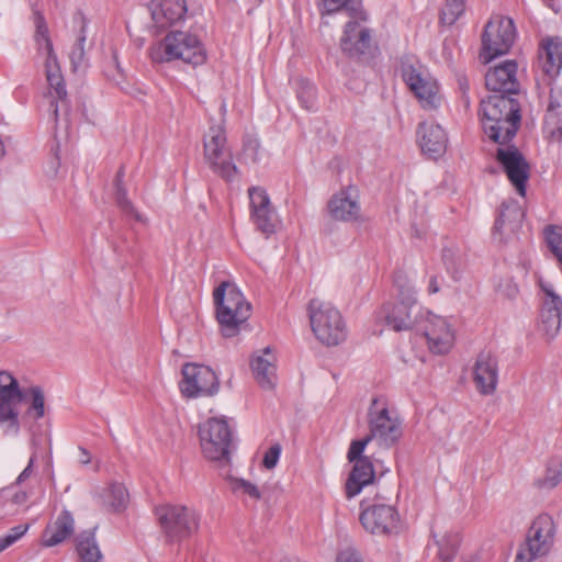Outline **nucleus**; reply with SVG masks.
<instances>
[{"label": "nucleus", "instance_id": "6e6552de", "mask_svg": "<svg viewBox=\"0 0 562 562\" xmlns=\"http://www.w3.org/2000/svg\"><path fill=\"white\" fill-rule=\"evenodd\" d=\"M155 514L168 542H180L199 530L200 516L193 508L162 504L155 508Z\"/></svg>", "mask_w": 562, "mask_h": 562}, {"label": "nucleus", "instance_id": "cd10ccee", "mask_svg": "<svg viewBox=\"0 0 562 562\" xmlns=\"http://www.w3.org/2000/svg\"><path fill=\"white\" fill-rule=\"evenodd\" d=\"M75 530V519L72 514L64 509L57 518L48 524L43 532V544L45 547H54L67 538H69Z\"/></svg>", "mask_w": 562, "mask_h": 562}, {"label": "nucleus", "instance_id": "de8ad7c7", "mask_svg": "<svg viewBox=\"0 0 562 562\" xmlns=\"http://www.w3.org/2000/svg\"><path fill=\"white\" fill-rule=\"evenodd\" d=\"M29 530V525H18L10 529V531L3 536L2 538H9L10 539V546H12L14 542H16L21 537H23L26 531Z\"/></svg>", "mask_w": 562, "mask_h": 562}, {"label": "nucleus", "instance_id": "39448f33", "mask_svg": "<svg viewBox=\"0 0 562 562\" xmlns=\"http://www.w3.org/2000/svg\"><path fill=\"white\" fill-rule=\"evenodd\" d=\"M213 302L221 335L224 338L236 337L246 322L243 292L234 283L223 281L213 291Z\"/></svg>", "mask_w": 562, "mask_h": 562}, {"label": "nucleus", "instance_id": "79ce46f5", "mask_svg": "<svg viewBox=\"0 0 562 562\" xmlns=\"http://www.w3.org/2000/svg\"><path fill=\"white\" fill-rule=\"evenodd\" d=\"M561 316L562 315H559V314H552V313L548 314V313L541 312L540 327H541V330L544 333V335L548 337V339H552L560 331Z\"/></svg>", "mask_w": 562, "mask_h": 562}, {"label": "nucleus", "instance_id": "ddd939ff", "mask_svg": "<svg viewBox=\"0 0 562 562\" xmlns=\"http://www.w3.org/2000/svg\"><path fill=\"white\" fill-rule=\"evenodd\" d=\"M204 157L214 172L232 182L237 176V168L231 161L226 146L225 131L221 125L211 126L204 135Z\"/></svg>", "mask_w": 562, "mask_h": 562}, {"label": "nucleus", "instance_id": "a211bd4d", "mask_svg": "<svg viewBox=\"0 0 562 562\" xmlns=\"http://www.w3.org/2000/svg\"><path fill=\"white\" fill-rule=\"evenodd\" d=\"M496 160L504 169L508 180L519 195L525 196L526 184L529 179L530 166L524 155L514 145H499L496 150Z\"/></svg>", "mask_w": 562, "mask_h": 562}, {"label": "nucleus", "instance_id": "5fc2aeb1", "mask_svg": "<svg viewBox=\"0 0 562 562\" xmlns=\"http://www.w3.org/2000/svg\"><path fill=\"white\" fill-rule=\"evenodd\" d=\"M79 452H80V463L83 465L89 464L91 462L90 452L83 447H79Z\"/></svg>", "mask_w": 562, "mask_h": 562}, {"label": "nucleus", "instance_id": "1a4fd4ad", "mask_svg": "<svg viewBox=\"0 0 562 562\" xmlns=\"http://www.w3.org/2000/svg\"><path fill=\"white\" fill-rule=\"evenodd\" d=\"M516 38L514 21L507 16L493 15L484 26L479 58L486 65L509 52Z\"/></svg>", "mask_w": 562, "mask_h": 562}, {"label": "nucleus", "instance_id": "473e14b6", "mask_svg": "<svg viewBox=\"0 0 562 562\" xmlns=\"http://www.w3.org/2000/svg\"><path fill=\"white\" fill-rule=\"evenodd\" d=\"M77 552L81 562H99L102 554L93 531H83L80 533L77 542Z\"/></svg>", "mask_w": 562, "mask_h": 562}, {"label": "nucleus", "instance_id": "393cba45", "mask_svg": "<svg viewBox=\"0 0 562 562\" xmlns=\"http://www.w3.org/2000/svg\"><path fill=\"white\" fill-rule=\"evenodd\" d=\"M417 139L422 151L432 159L442 156L448 147L446 131L434 122H423L418 125Z\"/></svg>", "mask_w": 562, "mask_h": 562}, {"label": "nucleus", "instance_id": "9b49d317", "mask_svg": "<svg viewBox=\"0 0 562 562\" xmlns=\"http://www.w3.org/2000/svg\"><path fill=\"white\" fill-rule=\"evenodd\" d=\"M554 535L553 518L549 514L538 515L527 532L525 546L516 554V562H531L546 555L553 544Z\"/></svg>", "mask_w": 562, "mask_h": 562}, {"label": "nucleus", "instance_id": "e2e57ef3", "mask_svg": "<svg viewBox=\"0 0 562 562\" xmlns=\"http://www.w3.org/2000/svg\"><path fill=\"white\" fill-rule=\"evenodd\" d=\"M247 308H248V312L252 308L250 303H248Z\"/></svg>", "mask_w": 562, "mask_h": 562}, {"label": "nucleus", "instance_id": "a878e982", "mask_svg": "<svg viewBox=\"0 0 562 562\" xmlns=\"http://www.w3.org/2000/svg\"><path fill=\"white\" fill-rule=\"evenodd\" d=\"M340 46L342 52L352 58L367 54L371 48L370 30L360 26L357 21L348 22L345 25Z\"/></svg>", "mask_w": 562, "mask_h": 562}, {"label": "nucleus", "instance_id": "680f3d73", "mask_svg": "<svg viewBox=\"0 0 562 562\" xmlns=\"http://www.w3.org/2000/svg\"><path fill=\"white\" fill-rule=\"evenodd\" d=\"M262 2V0H248V3H251L254 5H258Z\"/></svg>", "mask_w": 562, "mask_h": 562}, {"label": "nucleus", "instance_id": "13d9d810", "mask_svg": "<svg viewBox=\"0 0 562 562\" xmlns=\"http://www.w3.org/2000/svg\"><path fill=\"white\" fill-rule=\"evenodd\" d=\"M518 293V288L515 284L507 285V296L514 299Z\"/></svg>", "mask_w": 562, "mask_h": 562}, {"label": "nucleus", "instance_id": "20e7f679", "mask_svg": "<svg viewBox=\"0 0 562 562\" xmlns=\"http://www.w3.org/2000/svg\"><path fill=\"white\" fill-rule=\"evenodd\" d=\"M153 63L164 64L180 59L192 66L206 61L207 55L200 38L183 31H171L162 41L151 45L148 50Z\"/></svg>", "mask_w": 562, "mask_h": 562}, {"label": "nucleus", "instance_id": "5701e85b", "mask_svg": "<svg viewBox=\"0 0 562 562\" xmlns=\"http://www.w3.org/2000/svg\"><path fill=\"white\" fill-rule=\"evenodd\" d=\"M347 459L353 467L346 482V495L348 498H352L358 495L363 487L374 482L375 471L372 461L369 457L363 456V452L352 457L349 448Z\"/></svg>", "mask_w": 562, "mask_h": 562}, {"label": "nucleus", "instance_id": "dca6fc26", "mask_svg": "<svg viewBox=\"0 0 562 562\" xmlns=\"http://www.w3.org/2000/svg\"><path fill=\"white\" fill-rule=\"evenodd\" d=\"M248 200L250 205V220L255 229L270 237L277 232L280 225V218L274 205L266 189L254 187L248 189Z\"/></svg>", "mask_w": 562, "mask_h": 562}, {"label": "nucleus", "instance_id": "58836bf2", "mask_svg": "<svg viewBox=\"0 0 562 562\" xmlns=\"http://www.w3.org/2000/svg\"><path fill=\"white\" fill-rule=\"evenodd\" d=\"M467 0H446L441 12L440 22L446 25L454 24L464 13Z\"/></svg>", "mask_w": 562, "mask_h": 562}, {"label": "nucleus", "instance_id": "2f4dec72", "mask_svg": "<svg viewBox=\"0 0 562 562\" xmlns=\"http://www.w3.org/2000/svg\"><path fill=\"white\" fill-rule=\"evenodd\" d=\"M33 22L35 26L34 41L37 53L45 56V58L56 56L48 25L41 11L33 10Z\"/></svg>", "mask_w": 562, "mask_h": 562}, {"label": "nucleus", "instance_id": "603ef678", "mask_svg": "<svg viewBox=\"0 0 562 562\" xmlns=\"http://www.w3.org/2000/svg\"><path fill=\"white\" fill-rule=\"evenodd\" d=\"M440 291V285H439V280H438V276L434 274L429 278V282H428V286H427V292L428 294H436Z\"/></svg>", "mask_w": 562, "mask_h": 562}, {"label": "nucleus", "instance_id": "f3484780", "mask_svg": "<svg viewBox=\"0 0 562 562\" xmlns=\"http://www.w3.org/2000/svg\"><path fill=\"white\" fill-rule=\"evenodd\" d=\"M418 325L434 353L445 355L450 351L454 344V331L447 318L430 311H424Z\"/></svg>", "mask_w": 562, "mask_h": 562}, {"label": "nucleus", "instance_id": "bb28decb", "mask_svg": "<svg viewBox=\"0 0 562 562\" xmlns=\"http://www.w3.org/2000/svg\"><path fill=\"white\" fill-rule=\"evenodd\" d=\"M149 10L156 26L165 29L183 19L187 3L186 0H153Z\"/></svg>", "mask_w": 562, "mask_h": 562}, {"label": "nucleus", "instance_id": "a19ab883", "mask_svg": "<svg viewBox=\"0 0 562 562\" xmlns=\"http://www.w3.org/2000/svg\"><path fill=\"white\" fill-rule=\"evenodd\" d=\"M86 25L81 26L80 35L77 38L71 52H70V63L72 69L76 71L79 67H81L86 60Z\"/></svg>", "mask_w": 562, "mask_h": 562}, {"label": "nucleus", "instance_id": "f8f14e48", "mask_svg": "<svg viewBox=\"0 0 562 562\" xmlns=\"http://www.w3.org/2000/svg\"><path fill=\"white\" fill-rule=\"evenodd\" d=\"M401 76L424 110L436 111L440 108L442 97L434 78L417 69L408 59L401 60Z\"/></svg>", "mask_w": 562, "mask_h": 562}, {"label": "nucleus", "instance_id": "bf43d9fd", "mask_svg": "<svg viewBox=\"0 0 562 562\" xmlns=\"http://www.w3.org/2000/svg\"><path fill=\"white\" fill-rule=\"evenodd\" d=\"M9 547H10V539L0 537V553Z\"/></svg>", "mask_w": 562, "mask_h": 562}, {"label": "nucleus", "instance_id": "052dcab7", "mask_svg": "<svg viewBox=\"0 0 562 562\" xmlns=\"http://www.w3.org/2000/svg\"><path fill=\"white\" fill-rule=\"evenodd\" d=\"M113 63L115 64V68H116V70H117L119 76L122 78V77H123V74H122V71H121V68H120V66H119V63H117V59H116V56H115V55L113 56Z\"/></svg>", "mask_w": 562, "mask_h": 562}, {"label": "nucleus", "instance_id": "aec40b11", "mask_svg": "<svg viewBox=\"0 0 562 562\" xmlns=\"http://www.w3.org/2000/svg\"><path fill=\"white\" fill-rule=\"evenodd\" d=\"M45 75L46 80L49 87V93L54 98L50 101V109L53 113V119L55 122V127L58 126L59 120H58V111L59 106L56 100L60 101L61 109L65 112V116H68V104H67V90L65 86V80L60 70V66L56 56L46 57L45 58ZM65 127L68 128V119L65 117Z\"/></svg>", "mask_w": 562, "mask_h": 562}, {"label": "nucleus", "instance_id": "0eeeda50", "mask_svg": "<svg viewBox=\"0 0 562 562\" xmlns=\"http://www.w3.org/2000/svg\"><path fill=\"white\" fill-rule=\"evenodd\" d=\"M397 286V299L382 305L379 318L394 331L411 330L418 325L424 311L418 305L416 290L413 286L409 284Z\"/></svg>", "mask_w": 562, "mask_h": 562}, {"label": "nucleus", "instance_id": "c9c22d12", "mask_svg": "<svg viewBox=\"0 0 562 562\" xmlns=\"http://www.w3.org/2000/svg\"><path fill=\"white\" fill-rule=\"evenodd\" d=\"M434 538L436 536L434 535ZM438 546V557L442 562H451L457 554L460 537L458 533L450 532L442 536L440 539H435Z\"/></svg>", "mask_w": 562, "mask_h": 562}, {"label": "nucleus", "instance_id": "4468645a", "mask_svg": "<svg viewBox=\"0 0 562 562\" xmlns=\"http://www.w3.org/2000/svg\"><path fill=\"white\" fill-rule=\"evenodd\" d=\"M181 373L180 392L187 398L213 396L220 390L218 378L207 366L186 363Z\"/></svg>", "mask_w": 562, "mask_h": 562}, {"label": "nucleus", "instance_id": "2eb2a0df", "mask_svg": "<svg viewBox=\"0 0 562 562\" xmlns=\"http://www.w3.org/2000/svg\"><path fill=\"white\" fill-rule=\"evenodd\" d=\"M24 396L18 380L10 372L0 371V425L5 426V432H19L18 405Z\"/></svg>", "mask_w": 562, "mask_h": 562}, {"label": "nucleus", "instance_id": "4d7b16f0", "mask_svg": "<svg viewBox=\"0 0 562 562\" xmlns=\"http://www.w3.org/2000/svg\"><path fill=\"white\" fill-rule=\"evenodd\" d=\"M547 122L557 125L558 132L562 136V112L557 113V117L553 121Z\"/></svg>", "mask_w": 562, "mask_h": 562}, {"label": "nucleus", "instance_id": "6ab92c4d", "mask_svg": "<svg viewBox=\"0 0 562 562\" xmlns=\"http://www.w3.org/2000/svg\"><path fill=\"white\" fill-rule=\"evenodd\" d=\"M330 217L338 222L351 223L361 218L360 193L349 184L336 192L327 203Z\"/></svg>", "mask_w": 562, "mask_h": 562}, {"label": "nucleus", "instance_id": "c85d7f7f", "mask_svg": "<svg viewBox=\"0 0 562 562\" xmlns=\"http://www.w3.org/2000/svg\"><path fill=\"white\" fill-rule=\"evenodd\" d=\"M539 63L544 74L557 76L562 67V40L549 37L542 41L539 49Z\"/></svg>", "mask_w": 562, "mask_h": 562}, {"label": "nucleus", "instance_id": "b1692460", "mask_svg": "<svg viewBox=\"0 0 562 562\" xmlns=\"http://www.w3.org/2000/svg\"><path fill=\"white\" fill-rule=\"evenodd\" d=\"M250 367L254 379L265 391H272L277 386V357L270 347L263 348L260 352H255Z\"/></svg>", "mask_w": 562, "mask_h": 562}, {"label": "nucleus", "instance_id": "4be33fe9", "mask_svg": "<svg viewBox=\"0 0 562 562\" xmlns=\"http://www.w3.org/2000/svg\"><path fill=\"white\" fill-rule=\"evenodd\" d=\"M518 65L515 60H506L485 75L486 88L493 94H505L513 97L519 92V82L517 80Z\"/></svg>", "mask_w": 562, "mask_h": 562}, {"label": "nucleus", "instance_id": "412c9836", "mask_svg": "<svg viewBox=\"0 0 562 562\" xmlns=\"http://www.w3.org/2000/svg\"><path fill=\"white\" fill-rule=\"evenodd\" d=\"M476 391L481 395H492L498 383V360L491 351L477 355L472 369Z\"/></svg>", "mask_w": 562, "mask_h": 562}, {"label": "nucleus", "instance_id": "6e6d98bb", "mask_svg": "<svg viewBox=\"0 0 562 562\" xmlns=\"http://www.w3.org/2000/svg\"><path fill=\"white\" fill-rule=\"evenodd\" d=\"M248 496L256 498V499L261 498V493H260L259 488L256 485L250 484L249 482H248Z\"/></svg>", "mask_w": 562, "mask_h": 562}, {"label": "nucleus", "instance_id": "9d476101", "mask_svg": "<svg viewBox=\"0 0 562 562\" xmlns=\"http://www.w3.org/2000/svg\"><path fill=\"white\" fill-rule=\"evenodd\" d=\"M383 499L384 497L376 493L372 504L367 505V502L362 501L360 503V522L372 535H398L402 531L400 514L395 506L383 503Z\"/></svg>", "mask_w": 562, "mask_h": 562}, {"label": "nucleus", "instance_id": "f03ea898", "mask_svg": "<svg viewBox=\"0 0 562 562\" xmlns=\"http://www.w3.org/2000/svg\"><path fill=\"white\" fill-rule=\"evenodd\" d=\"M484 135L498 145L513 140L520 126V104L514 97L491 94L481 101Z\"/></svg>", "mask_w": 562, "mask_h": 562}, {"label": "nucleus", "instance_id": "7c9ffc66", "mask_svg": "<svg viewBox=\"0 0 562 562\" xmlns=\"http://www.w3.org/2000/svg\"><path fill=\"white\" fill-rule=\"evenodd\" d=\"M100 505L111 513H120L127 507L128 492L121 483H111L98 495Z\"/></svg>", "mask_w": 562, "mask_h": 562}, {"label": "nucleus", "instance_id": "49530a36", "mask_svg": "<svg viewBox=\"0 0 562 562\" xmlns=\"http://www.w3.org/2000/svg\"><path fill=\"white\" fill-rule=\"evenodd\" d=\"M336 562H363V560L359 552L348 548L338 553Z\"/></svg>", "mask_w": 562, "mask_h": 562}, {"label": "nucleus", "instance_id": "f704fd0d", "mask_svg": "<svg viewBox=\"0 0 562 562\" xmlns=\"http://www.w3.org/2000/svg\"><path fill=\"white\" fill-rule=\"evenodd\" d=\"M123 177H124V170H123V167H121L117 170L116 177H115L116 203H117L119 207L121 209V211L125 215L130 216L131 218H134L137 222H142L143 221L142 215L134 207L133 203L127 199V192L122 186Z\"/></svg>", "mask_w": 562, "mask_h": 562}, {"label": "nucleus", "instance_id": "8fccbe9b", "mask_svg": "<svg viewBox=\"0 0 562 562\" xmlns=\"http://www.w3.org/2000/svg\"><path fill=\"white\" fill-rule=\"evenodd\" d=\"M114 80H115V83H116L117 86H120V87H121V89H122L125 93H127V94H130V95H133L134 98H138L139 95L145 94V93H144L139 88H136V87L131 86V85H127L126 87H123V86H121V81H120V80H117V79H115V78H114Z\"/></svg>", "mask_w": 562, "mask_h": 562}, {"label": "nucleus", "instance_id": "c03bdc74", "mask_svg": "<svg viewBox=\"0 0 562 562\" xmlns=\"http://www.w3.org/2000/svg\"><path fill=\"white\" fill-rule=\"evenodd\" d=\"M559 112H562V87L551 90L546 120L553 121Z\"/></svg>", "mask_w": 562, "mask_h": 562}, {"label": "nucleus", "instance_id": "ea45409f", "mask_svg": "<svg viewBox=\"0 0 562 562\" xmlns=\"http://www.w3.org/2000/svg\"><path fill=\"white\" fill-rule=\"evenodd\" d=\"M32 397L31 405L27 409V414L32 415L35 419H41L45 415V396L41 386H32L29 390Z\"/></svg>", "mask_w": 562, "mask_h": 562}, {"label": "nucleus", "instance_id": "72a5a7b5", "mask_svg": "<svg viewBox=\"0 0 562 562\" xmlns=\"http://www.w3.org/2000/svg\"><path fill=\"white\" fill-rule=\"evenodd\" d=\"M562 481V458L554 457L548 462L546 473L535 481V486L541 490H552Z\"/></svg>", "mask_w": 562, "mask_h": 562}, {"label": "nucleus", "instance_id": "864d4df0", "mask_svg": "<svg viewBox=\"0 0 562 562\" xmlns=\"http://www.w3.org/2000/svg\"><path fill=\"white\" fill-rule=\"evenodd\" d=\"M27 498H29V495L26 492L19 491L16 493H14V495L12 496V503H14L16 505H22L27 501Z\"/></svg>", "mask_w": 562, "mask_h": 562}, {"label": "nucleus", "instance_id": "7ed1b4c3", "mask_svg": "<svg viewBox=\"0 0 562 562\" xmlns=\"http://www.w3.org/2000/svg\"><path fill=\"white\" fill-rule=\"evenodd\" d=\"M369 434L350 443L352 457L364 452L366 447L372 440H378L383 447L390 448L398 442L403 435L402 420L395 409L389 407L384 397H374L368 409Z\"/></svg>", "mask_w": 562, "mask_h": 562}, {"label": "nucleus", "instance_id": "423d86ee", "mask_svg": "<svg viewBox=\"0 0 562 562\" xmlns=\"http://www.w3.org/2000/svg\"><path fill=\"white\" fill-rule=\"evenodd\" d=\"M307 314L313 334L325 346H338L348 335L346 322L341 313L329 302L312 299L307 305Z\"/></svg>", "mask_w": 562, "mask_h": 562}, {"label": "nucleus", "instance_id": "4c0bfd02", "mask_svg": "<svg viewBox=\"0 0 562 562\" xmlns=\"http://www.w3.org/2000/svg\"><path fill=\"white\" fill-rule=\"evenodd\" d=\"M325 13L331 14L342 8L346 9L353 18L364 20V13L360 8V3L350 0H322Z\"/></svg>", "mask_w": 562, "mask_h": 562}, {"label": "nucleus", "instance_id": "37998d69", "mask_svg": "<svg viewBox=\"0 0 562 562\" xmlns=\"http://www.w3.org/2000/svg\"><path fill=\"white\" fill-rule=\"evenodd\" d=\"M297 99L302 106L306 110H313L315 108L316 89L308 82L302 83L297 91Z\"/></svg>", "mask_w": 562, "mask_h": 562}, {"label": "nucleus", "instance_id": "09e8293b", "mask_svg": "<svg viewBox=\"0 0 562 562\" xmlns=\"http://www.w3.org/2000/svg\"><path fill=\"white\" fill-rule=\"evenodd\" d=\"M248 156H251L252 161L258 160L260 144L256 138H248Z\"/></svg>", "mask_w": 562, "mask_h": 562}, {"label": "nucleus", "instance_id": "e433bc0d", "mask_svg": "<svg viewBox=\"0 0 562 562\" xmlns=\"http://www.w3.org/2000/svg\"><path fill=\"white\" fill-rule=\"evenodd\" d=\"M539 285L544 294L541 312L562 315V299L555 293L553 285L543 280L539 281Z\"/></svg>", "mask_w": 562, "mask_h": 562}, {"label": "nucleus", "instance_id": "3c124183", "mask_svg": "<svg viewBox=\"0 0 562 562\" xmlns=\"http://www.w3.org/2000/svg\"><path fill=\"white\" fill-rule=\"evenodd\" d=\"M33 463H34V458L32 457L29 461V464L27 467L20 473V475L18 476L16 481H15V484H21L22 482H24L27 477H30L31 473H32V469H33Z\"/></svg>", "mask_w": 562, "mask_h": 562}, {"label": "nucleus", "instance_id": "f257e3e1", "mask_svg": "<svg viewBox=\"0 0 562 562\" xmlns=\"http://www.w3.org/2000/svg\"><path fill=\"white\" fill-rule=\"evenodd\" d=\"M198 437L202 456L222 468V476L233 493H246V480L232 469V454L236 450L233 428L224 417H209L198 425Z\"/></svg>", "mask_w": 562, "mask_h": 562}, {"label": "nucleus", "instance_id": "a18cd8bd", "mask_svg": "<svg viewBox=\"0 0 562 562\" xmlns=\"http://www.w3.org/2000/svg\"><path fill=\"white\" fill-rule=\"evenodd\" d=\"M282 447L279 442L273 443L263 454L262 465L272 470L277 467L280 456H281Z\"/></svg>", "mask_w": 562, "mask_h": 562}, {"label": "nucleus", "instance_id": "c756f323", "mask_svg": "<svg viewBox=\"0 0 562 562\" xmlns=\"http://www.w3.org/2000/svg\"><path fill=\"white\" fill-rule=\"evenodd\" d=\"M524 212L516 201L503 202L494 224V231L499 234L515 232L520 227Z\"/></svg>", "mask_w": 562, "mask_h": 562}]
</instances>
